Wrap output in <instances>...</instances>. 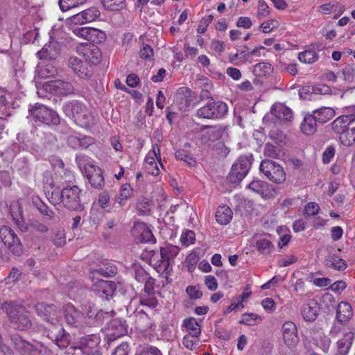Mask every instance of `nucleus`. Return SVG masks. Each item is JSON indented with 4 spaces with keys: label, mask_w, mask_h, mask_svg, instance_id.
Masks as SVG:
<instances>
[{
    "label": "nucleus",
    "mask_w": 355,
    "mask_h": 355,
    "mask_svg": "<svg viewBox=\"0 0 355 355\" xmlns=\"http://www.w3.org/2000/svg\"><path fill=\"white\" fill-rule=\"evenodd\" d=\"M207 129L201 136V141L203 143H207L209 141H214L219 139L223 135L225 128L222 125H202L200 128L201 131Z\"/></svg>",
    "instance_id": "4be33fe9"
},
{
    "label": "nucleus",
    "mask_w": 355,
    "mask_h": 355,
    "mask_svg": "<svg viewBox=\"0 0 355 355\" xmlns=\"http://www.w3.org/2000/svg\"><path fill=\"white\" fill-rule=\"evenodd\" d=\"M62 110L66 116L73 119L76 123L82 127L89 125L90 116L83 103L78 101H68L63 105Z\"/></svg>",
    "instance_id": "f03ea898"
},
{
    "label": "nucleus",
    "mask_w": 355,
    "mask_h": 355,
    "mask_svg": "<svg viewBox=\"0 0 355 355\" xmlns=\"http://www.w3.org/2000/svg\"><path fill=\"white\" fill-rule=\"evenodd\" d=\"M0 238L5 246L15 255L20 256L23 253V245L17 234L8 226L0 229Z\"/></svg>",
    "instance_id": "f8f14e48"
},
{
    "label": "nucleus",
    "mask_w": 355,
    "mask_h": 355,
    "mask_svg": "<svg viewBox=\"0 0 355 355\" xmlns=\"http://www.w3.org/2000/svg\"><path fill=\"white\" fill-rule=\"evenodd\" d=\"M195 233L191 230H187L183 232L181 236V242L183 245L187 246L193 243L195 240Z\"/></svg>",
    "instance_id": "0e129e2a"
},
{
    "label": "nucleus",
    "mask_w": 355,
    "mask_h": 355,
    "mask_svg": "<svg viewBox=\"0 0 355 355\" xmlns=\"http://www.w3.org/2000/svg\"><path fill=\"white\" fill-rule=\"evenodd\" d=\"M81 191L76 185L67 186L58 193V198L61 199L64 207L76 211H83L85 206L80 198Z\"/></svg>",
    "instance_id": "7ed1b4c3"
},
{
    "label": "nucleus",
    "mask_w": 355,
    "mask_h": 355,
    "mask_svg": "<svg viewBox=\"0 0 355 355\" xmlns=\"http://www.w3.org/2000/svg\"><path fill=\"white\" fill-rule=\"evenodd\" d=\"M98 311V310L96 308L95 304L90 302H87L82 305V313H83V315H85V317L87 319V322L89 325L93 326Z\"/></svg>",
    "instance_id": "f704fd0d"
},
{
    "label": "nucleus",
    "mask_w": 355,
    "mask_h": 355,
    "mask_svg": "<svg viewBox=\"0 0 355 355\" xmlns=\"http://www.w3.org/2000/svg\"><path fill=\"white\" fill-rule=\"evenodd\" d=\"M44 334L60 349L67 348L71 343V335L60 322L53 326L45 327Z\"/></svg>",
    "instance_id": "9b49d317"
},
{
    "label": "nucleus",
    "mask_w": 355,
    "mask_h": 355,
    "mask_svg": "<svg viewBox=\"0 0 355 355\" xmlns=\"http://www.w3.org/2000/svg\"><path fill=\"white\" fill-rule=\"evenodd\" d=\"M140 241L141 243H155L156 242V239L153 234L152 231L146 227L144 230L141 234Z\"/></svg>",
    "instance_id": "e2e57ef3"
},
{
    "label": "nucleus",
    "mask_w": 355,
    "mask_h": 355,
    "mask_svg": "<svg viewBox=\"0 0 355 355\" xmlns=\"http://www.w3.org/2000/svg\"><path fill=\"white\" fill-rule=\"evenodd\" d=\"M100 343L99 335L93 334L80 338L76 345L71 348L80 351L82 355H102L99 347Z\"/></svg>",
    "instance_id": "1a4fd4ad"
},
{
    "label": "nucleus",
    "mask_w": 355,
    "mask_h": 355,
    "mask_svg": "<svg viewBox=\"0 0 355 355\" xmlns=\"http://www.w3.org/2000/svg\"><path fill=\"white\" fill-rule=\"evenodd\" d=\"M140 57L142 59L150 60L154 55L153 48L148 44H143L140 49Z\"/></svg>",
    "instance_id": "774afa93"
},
{
    "label": "nucleus",
    "mask_w": 355,
    "mask_h": 355,
    "mask_svg": "<svg viewBox=\"0 0 355 355\" xmlns=\"http://www.w3.org/2000/svg\"><path fill=\"white\" fill-rule=\"evenodd\" d=\"M85 18V21H94L99 15L100 12L95 8H89L81 12Z\"/></svg>",
    "instance_id": "bf43d9fd"
},
{
    "label": "nucleus",
    "mask_w": 355,
    "mask_h": 355,
    "mask_svg": "<svg viewBox=\"0 0 355 355\" xmlns=\"http://www.w3.org/2000/svg\"><path fill=\"white\" fill-rule=\"evenodd\" d=\"M184 326L187 328V329L191 331L189 335H191V336L198 338L200 336L201 330L199 328V324L195 318H190L189 319H185L184 320Z\"/></svg>",
    "instance_id": "a18cd8bd"
},
{
    "label": "nucleus",
    "mask_w": 355,
    "mask_h": 355,
    "mask_svg": "<svg viewBox=\"0 0 355 355\" xmlns=\"http://www.w3.org/2000/svg\"><path fill=\"white\" fill-rule=\"evenodd\" d=\"M151 201L146 198H141L137 203V209L139 215H149L150 213Z\"/></svg>",
    "instance_id": "09e8293b"
},
{
    "label": "nucleus",
    "mask_w": 355,
    "mask_h": 355,
    "mask_svg": "<svg viewBox=\"0 0 355 355\" xmlns=\"http://www.w3.org/2000/svg\"><path fill=\"white\" fill-rule=\"evenodd\" d=\"M318 310L317 303L311 300L302 306V315L306 321L313 322L318 317Z\"/></svg>",
    "instance_id": "cd10ccee"
},
{
    "label": "nucleus",
    "mask_w": 355,
    "mask_h": 355,
    "mask_svg": "<svg viewBox=\"0 0 355 355\" xmlns=\"http://www.w3.org/2000/svg\"><path fill=\"white\" fill-rule=\"evenodd\" d=\"M254 156L252 153L241 155L236 162L232 166L228 174V180L234 184H239L248 175L252 162Z\"/></svg>",
    "instance_id": "20e7f679"
},
{
    "label": "nucleus",
    "mask_w": 355,
    "mask_h": 355,
    "mask_svg": "<svg viewBox=\"0 0 355 355\" xmlns=\"http://www.w3.org/2000/svg\"><path fill=\"white\" fill-rule=\"evenodd\" d=\"M298 59L302 62L311 64L318 60V55L313 50H306L299 53Z\"/></svg>",
    "instance_id": "49530a36"
},
{
    "label": "nucleus",
    "mask_w": 355,
    "mask_h": 355,
    "mask_svg": "<svg viewBox=\"0 0 355 355\" xmlns=\"http://www.w3.org/2000/svg\"><path fill=\"white\" fill-rule=\"evenodd\" d=\"M313 114L315 116L318 124H324L330 121L335 116V111L329 107H322L315 110Z\"/></svg>",
    "instance_id": "c85d7f7f"
},
{
    "label": "nucleus",
    "mask_w": 355,
    "mask_h": 355,
    "mask_svg": "<svg viewBox=\"0 0 355 355\" xmlns=\"http://www.w3.org/2000/svg\"><path fill=\"white\" fill-rule=\"evenodd\" d=\"M232 214L233 212L229 207H220L216 212V221L221 225H227L231 221Z\"/></svg>",
    "instance_id": "2f4dec72"
},
{
    "label": "nucleus",
    "mask_w": 355,
    "mask_h": 355,
    "mask_svg": "<svg viewBox=\"0 0 355 355\" xmlns=\"http://www.w3.org/2000/svg\"><path fill=\"white\" fill-rule=\"evenodd\" d=\"M262 320L261 317L253 313H245L242 315V318L239 321V324L248 326L255 325Z\"/></svg>",
    "instance_id": "a19ab883"
},
{
    "label": "nucleus",
    "mask_w": 355,
    "mask_h": 355,
    "mask_svg": "<svg viewBox=\"0 0 355 355\" xmlns=\"http://www.w3.org/2000/svg\"><path fill=\"white\" fill-rule=\"evenodd\" d=\"M318 124L315 116L313 113L307 114L301 123L300 128L304 135H312L316 132Z\"/></svg>",
    "instance_id": "bb28decb"
},
{
    "label": "nucleus",
    "mask_w": 355,
    "mask_h": 355,
    "mask_svg": "<svg viewBox=\"0 0 355 355\" xmlns=\"http://www.w3.org/2000/svg\"><path fill=\"white\" fill-rule=\"evenodd\" d=\"M325 261L328 267L337 270L343 271L347 268L346 261L334 254H329Z\"/></svg>",
    "instance_id": "473e14b6"
},
{
    "label": "nucleus",
    "mask_w": 355,
    "mask_h": 355,
    "mask_svg": "<svg viewBox=\"0 0 355 355\" xmlns=\"http://www.w3.org/2000/svg\"><path fill=\"white\" fill-rule=\"evenodd\" d=\"M175 157L177 159L185 162L189 166L194 165L196 163L193 157L184 149L178 150L175 152Z\"/></svg>",
    "instance_id": "3c124183"
},
{
    "label": "nucleus",
    "mask_w": 355,
    "mask_h": 355,
    "mask_svg": "<svg viewBox=\"0 0 355 355\" xmlns=\"http://www.w3.org/2000/svg\"><path fill=\"white\" fill-rule=\"evenodd\" d=\"M135 328L141 331H146L150 329L151 323L150 318L144 311H140L135 315Z\"/></svg>",
    "instance_id": "72a5a7b5"
},
{
    "label": "nucleus",
    "mask_w": 355,
    "mask_h": 355,
    "mask_svg": "<svg viewBox=\"0 0 355 355\" xmlns=\"http://www.w3.org/2000/svg\"><path fill=\"white\" fill-rule=\"evenodd\" d=\"M213 18L214 17L212 15H209L202 17L197 28L198 33L200 34L204 33L207 31L209 24L213 20Z\"/></svg>",
    "instance_id": "052dcab7"
},
{
    "label": "nucleus",
    "mask_w": 355,
    "mask_h": 355,
    "mask_svg": "<svg viewBox=\"0 0 355 355\" xmlns=\"http://www.w3.org/2000/svg\"><path fill=\"white\" fill-rule=\"evenodd\" d=\"M179 248L173 245H167L160 248L161 259L170 260L174 259L178 254Z\"/></svg>",
    "instance_id": "37998d69"
},
{
    "label": "nucleus",
    "mask_w": 355,
    "mask_h": 355,
    "mask_svg": "<svg viewBox=\"0 0 355 355\" xmlns=\"http://www.w3.org/2000/svg\"><path fill=\"white\" fill-rule=\"evenodd\" d=\"M89 40L94 43H101L106 39V35L103 31L92 28Z\"/></svg>",
    "instance_id": "5fc2aeb1"
},
{
    "label": "nucleus",
    "mask_w": 355,
    "mask_h": 355,
    "mask_svg": "<svg viewBox=\"0 0 355 355\" xmlns=\"http://www.w3.org/2000/svg\"><path fill=\"white\" fill-rule=\"evenodd\" d=\"M259 169L270 181L276 184L283 183L286 180V175L284 168L272 160H262Z\"/></svg>",
    "instance_id": "9d476101"
},
{
    "label": "nucleus",
    "mask_w": 355,
    "mask_h": 355,
    "mask_svg": "<svg viewBox=\"0 0 355 355\" xmlns=\"http://www.w3.org/2000/svg\"><path fill=\"white\" fill-rule=\"evenodd\" d=\"M43 88L47 92L55 93L62 96L78 94L76 89L70 82L60 79L49 80L44 83Z\"/></svg>",
    "instance_id": "4468645a"
},
{
    "label": "nucleus",
    "mask_w": 355,
    "mask_h": 355,
    "mask_svg": "<svg viewBox=\"0 0 355 355\" xmlns=\"http://www.w3.org/2000/svg\"><path fill=\"white\" fill-rule=\"evenodd\" d=\"M101 4L105 10L119 11L125 7V0H101Z\"/></svg>",
    "instance_id": "c03bdc74"
},
{
    "label": "nucleus",
    "mask_w": 355,
    "mask_h": 355,
    "mask_svg": "<svg viewBox=\"0 0 355 355\" xmlns=\"http://www.w3.org/2000/svg\"><path fill=\"white\" fill-rule=\"evenodd\" d=\"M64 318L68 325L72 327H79L82 324L83 313L71 303L63 306Z\"/></svg>",
    "instance_id": "a211bd4d"
},
{
    "label": "nucleus",
    "mask_w": 355,
    "mask_h": 355,
    "mask_svg": "<svg viewBox=\"0 0 355 355\" xmlns=\"http://www.w3.org/2000/svg\"><path fill=\"white\" fill-rule=\"evenodd\" d=\"M257 250L263 254L268 255L271 253V250L274 248V245L271 241L266 239H260L256 242Z\"/></svg>",
    "instance_id": "de8ad7c7"
},
{
    "label": "nucleus",
    "mask_w": 355,
    "mask_h": 355,
    "mask_svg": "<svg viewBox=\"0 0 355 355\" xmlns=\"http://www.w3.org/2000/svg\"><path fill=\"white\" fill-rule=\"evenodd\" d=\"M170 265V260L160 259L155 263V268L158 272L168 274Z\"/></svg>",
    "instance_id": "4d7b16f0"
},
{
    "label": "nucleus",
    "mask_w": 355,
    "mask_h": 355,
    "mask_svg": "<svg viewBox=\"0 0 355 355\" xmlns=\"http://www.w3.org/2000/svg\"><path fill=\"white\" fill-rule=\"evenodd\" d=\"M11 345L21 355H46V349L40 344L33 345L17 334L10 336Z\"/></svg>",
    "instance_id": "6e6552de"
},
{
    "label": "nucleus",
    "mask_w": 355,
    "mask_h": 355,
    "mask_svg": "<svg viewBox=\"0 0 355 355\" xmlns=\"http://www.w3.org/2000/svg\"><path fill=\"white\" fill-rule=\"evenodd\" d=\"M128 334V324L126 321L122 318H114L110 320L106 335L108 348L112 342L119 338L124 336Z\"/></svg>",
    "instance_id": "2eb2a0df"
},
{
    "label": "nucleus",
    "mask_w": 355,
    "mask_h": 355,
    "mask_svg": "<svg viewBox=\"0 0 355 355\" xmlns=\"http://www.w3.org/2000/svg\"><path fill=\"white\" fill-rule=\"evenodd\" d=\"M28 112L35 122L47 125H57L60 123V118L58 113L43 104L35 103L30 107Z\"/></svg>",
    "instance_id": "39448f33"
},
{
    "label": "nucleus",
    "mask_w": 355,
    "mask_h": 355,
    "mask_svg": "<svg viewBox=\"0 0 355 355\" xmlns=\"http://www.w3.org/2000/svg\"><path fill=\"white\" fill-rule=\"evenodd\" d=\"M345 81L352 83L355 81V64H348L342 71Z\"/></svg>",
    "instance_id": "603ef678"
},
{
    "label": "nucleus",
    "mask_w": 355,
    "mask_h": 355,
    "mask_svg": "<svg viewBox=\"0 0 355 355\" xmlns=\"http://www.w3.org/2000/svg\"><path fill=\"white\" fill-rule=\"evenodd\" d=\"M32 203L34 207L43 216H46L49 219H52L54 217L55 214L53 211L50 209L39 197H33Z\"/></svg>",
    "instance_id": "e433bc0d"
},
{
    "label": "nucleus",
    "mask_w": 355,
    "mask_h": 355,
    "mask_svg": "<svg viewBox=\"0 0 355 355\" xmlns=\"http://www.w3.org/2000/svg\"><path fill=\"white\" fill-rule=\"evenodd\" d=\"M60 53V44L58 42H51L37 53L39 59L55 60Z\"/></svg>",
    "instance_id": "5701e85b"
},
{
    "label": "nucleus",
    "mask_w": 355,
    "mask_h": 355,
    "mask_svg": "<svg viewBox=\"0 0 355 355\" xmlns=\"http://www.w3.org/2000/svg\"><path fill=\"white\" fill-rule=\"evenodd\" d=\"M354 338V334L352 331L345 333L337 342V351L348 354Z\"/></svg>",
    "instance_id": "7c9ffc66"
},
{
    "label": "nucleus",
    "mask_w": 355,
    "mask_h": 355,
    "mask_svg": "<svg viewBox=\"0 0 355 355\" xmlns=\"http://www.w3.org/2000/svg\"><path fill=\"white\" fill-rule=\"evenodd\" d=\"M270 112L276 118L280 120L291 121L293 118V113L290 108L283 105H273Z\"/></svg>",
    "instance_id": "c756f323"
},
{
    "label": "nucleus",
    "mask_w": 355,
    "mask_h": 355,
    "mask_svg": "<svg viewBox=\"0 0 355 355\" xmlns=\"http://www.w3.org/2000/svg\"><path fill=\"white\" fill-rule=\"evenodd\" d=\"M149 274L141 266L136 267L135 269V278L139 282H144Z\"/></svg>",
    "instance_id": "338daca9"
},
{
    "label": "nucleus",
    "mask_w": 355,
    "mask_h": 355,
    "mask_svg": "<svg viewBox=\"0 0 355 355\" xmlns=\"http://www.w3.org/2000/svg\"><path fill=\"white\" fill-rule=\"evenodd\" d=\"M9 212L15 224L21 232L28 230V225L24 218L23 211L19 201H12L9 207Z\"/></svg>",
    "instance_id": "aec40b11"
},
{
    "label": "nucleus",
    "mask_w": 355,
    "mask_h": 355,
    "mask_svg": "<svg viewBox=\"0 0 355 355\" xmlns=\"http://www.w3.org/2000/svg\"><path fill=\"white\" fill-rule=\"evenodd\" d=\"M248 187L263 198L268 196L270 192L268 184L261 180H253L249 184Z\"/></svg>",
    "instance_id": "c9c22d12"
},
{
    "label": "nucleus",
    "mask_w": 355,
    "mask_h": 355,
    "mask_svg": "<svg viewBox=\"0 0 355 355\" xmlns=\"http://www.w3.org/2000/svg\"><path fill=\"white\" fill-rule=\"evenodd\" d=\"M186 293L191 300L200 299L202 296V292L196 288L194 286H189L186 288Z\"/></svg>",
    "instance_id": "69168bd1"
},
{
    "label": "nucleus",
    "mask_w": 355,
    "mask_h": 355,
    "mask_svg": "<svg viewBox=\"0 0 355 355\" xmlns=\"http://www.w3.org/2000/svg\"><path fill=\"white\" fill-rule=\"evenodd\" d=\"M97 272L106 277H113L117 273V268L113 263L107 261L102 263Z\"/></svg>",
    "instance_id": "58836bf2"
},
{
    "label": "nucleus",
    "mask_w": 355,
    "mask_h": 355,
    "mask_svg": "<svg viewBox=\"0 0 355 355\" xmlns=\"http://www.w3.org/2000/svg\"><path fill=\"white\" fill-rule=\"evenodd\" d=\"M269 137L278 145L284 144L286 141V135L279 130H270L269 132Z\"/></svg>",
    "instance_id": "864d4df0"
},
{
    "label": "nucleus",
    "mask_w": 355,
    "mask_h": 355,
    "mask_svg": "<svg viewBox=\"0 0 355 355\" xmlns=\"http://www.w3.org/2000/svg\"><path fill=\"white\" fill-rule=\"evenodd\" d=\"M264 155L271 158H277L280 155V149L272 144L267 143L264 147Z\"/></svg>",
    "instance_id": "6e6d98bb"
},
{
    "label": "nucleus",
    "mask_w": 355,
    "mask_h": 355,
    "mask_svg": "<svg viewBox=\"0 0 355 355\" xmlns=\"http://www.w3.org/2000/svg\"><path fill=\"white\" fill-rule=\"evenodd\" d=\"M6 313L14 329L25 331L31 327L32 322L28 315L25 313L23 306L16 305L12 302L10 307L6 309Z\"/></svg>",
    "instance_id": "423d86ee"
},
{
    "label": "nucleus",
    "mask_w": 355,
    "mask_h": 355,
    "mask_svg": "<svg viewBox=\"0 0 355 355\" xmlns=\"http://www.w3.org/2000/svg\"><path fill=\"white\" fill-rule=\"evenodd\" d=\"M85 2V0H60L59 6L62 11H67Z\"/></svg>",
    "instance_id": "8fccbe9b"
},
{
    "label": "nucleus",
    "mask_w": 355,
    "mask_h": 355,
    "mask_svg": "<svg viewBox=\"0 0 355 355\" xmlns=\"http://www.w3.org/2000/svg\"><path fill=\"white\" fill-rule=\"evenodd\" d=\"M85 157L77 155L76 162L85 176L87 178L92 187L101 189L105 184V178L102 169L94 164L84 163Z\"/></svg>",
    "instance_id": "f257e3e1"
},
{
    "label": "nucleus",
    "mask_w": 355,
    "mask_h": 355,
    "mask_svg": "<svg viewBox=\"0 0 355 355\" xmlns=\"http://www.w3.org/2000/svg\"><path fill=\"white\" fill-rule=\"evenodd\" d=\"M273 72V67L270 63L259 62L254 66L253 73L256 77H267Z\"/></svg>",
    "instance_id": "4c0bfd02"
},
{
    "label": "nucleus",
    "mask_w": 355,
    "mask_h": 355,
    "mask_svg": "<svg viewBox=\"0 0 355 355\" xmlns=\"http://www.w3.org/2000/svg\"><path fill=\"white\" fill-rule=\"evenodd\" d=\"M56 71L55 67L52 64L38 66L36 70L38 77L41 78H47L53 76Z\"/></svg>",
    "instance_id": "79ce46f5"
},
{
    "label": "nucleus",
    "mask_w": 355,
    "mask_h": 355,
    "mask_svg": "<svg viewBox=\"0 0 355 355\" xmlns=\"http://www.w3.org/2000/svg\"><path fill=\"white\" fill-rule=\"evenodd\" d=\"M278 25V21L276 19H272L263 22L260 25V28H262L263 33H270L273 29L277 28Z\"/></svg>",
    "instance_id": "680f3d73"
},
{
    "label": "nucleus",
    "mask_w": 355,
    "mask_h": 355,
    "mask_svg": "<svg viewBox=\"0 0 355 355\" xmlns=\"http://www.w3.org/2000/svg\"><path fill=\"white\" fill-rule=\"evenodd\" d=\"M285 344L289 347H295L299 341L296 325L291 321L286 322L282 327Z\"/></svg>",
    "instance_id": "6ab92c4d"
},
{
    "label": "nucleus",
    "mask_w": 355,
    "mask_h": 355,
    "mask_svg": "<svg viewBox=\"0 0 355 355\" xmlns=\"http://www.w3.org/2000/svg\"><path fill=\"white\" fill-rule=\"evenodd\" d=\"M227 112L228 107L225 103L211 99L197 110L196 116L207 119H220L224 117Z\"/></svg>",
    "instance_id": "0eeeda50"
},
{
    "label": "nucleus",
    "mask_w": 355,
    "mask_h": 355,
    "mask_svg": "<svg viewBox=\"0 0 355 355\" xmlns=\"http://www.w3.org/2000/svg\"><path fill=\"white\" fill-rule=\"evenodd\" d=\"M198 102L196 93L187 87L179 88L174 96V105L181 111L189 110Z\"/></svg>",
    "instance_id": "ddd939ff"
},
{
    "label": "nucleus",
    "mask_w": 355,
    "mask_h": 355,
    "mask_svg": "<svg viewBox=\"0 0 355 355\" xmlns=\"http://www.w3.org/2000/svg\"><path fill=\"white\" fill-rule=\"evenodd\" d=\"M270 14V10L265 0H259L258 3L257 17L259 19L268 16Z\"/></svg>",
    "instance_id": "13d9d810"
},
{
    "label": "nucleus",
    "mask_w": 355,
    "mask_h": 355,
    "mask_svg": "<svg viewBox=\"0 0 355 355\" xmlns=\"http://www.w3.org/2000/svg\"><path fill=\"white\" fill-rule=\"evenodd\" d=\"M37 314L47 322V326H53L60 322L58 318V308L53 304L38 303L35 306Z\"/></svg>",
    "instance_id": "dca6fc26"
},
{
    "label": "nucleus",
    "mask_w": 355,
    "mask_h": 355,
    "mask_svg": "<svg viewBox=\"0 0 355 355\" xmlns=\"http://www.w3.org/2000/svg\"><path fill=\"white\" fill-rule=\"evenodd\" d=\"M69 66L81 78L89 79L92 76V70L87 67V64L77 57L69 59Z\"/></svg>",
    "instance_id": "412c9836"
},
{
    "label": "nucleus",
    "mask_w": 355,
    "mask_h": 355,
    "mask_svg": "<svg viewBox=\"0 0 355 355\" xmlns=\"http://www.w3.org/2000/svg\"><path fill=\"white\" fill-rule=\"evenodd\" d=\"M115 311L114 310L105 311L102 309L98 311V313L96 315V320L93 324V326L98 327L103 324L105 322H107L112 318Z\"/></svg>",
    "instance_id": "ea45409f"
},
{
    "label": "nucleus",
    "mask_w": 355,
    "mask_h": 355,
    "mask_svg": "<svg viewBox=\"0 0 355 355\" xmlns=\"http://www.w3.org/2000/svg\"><path fill=\"white\" fill-rule=\"evenodd\" d=\"M353 315V310L351 305L347 302H341L338 304L336 310V318L340 323L348 322Z\"/></svg>",
    "instance_id": "a878e982"
},
{
    "label": "nucleus",
    "mask_w": 355,
    "mask_h": 355,
    "mask_svg": "<svg viewBox=\"0 0 355 355\" xmlns=\"http://www.w3.org/2000/svg\"><path fill=\"white\" fill-rule=\"evenodd\" d=\"M116 284L114 282L99 279L92 286V291L103 300H109L114 295Z\"/></svg>",
    "instance_id": "f3484780"
},
{
    "label": "nucleus",
    "mask_w": 355,
    "mask_h": 355,
    "mask_svg": "<svg viewBox=\"0 0 355 355\" xmlns=\"http://www.w3.org/2000/svg\"><path fill=\"white\" fill-rule=\"evenodd\" d=\"M355 121V115H343L338 117L331 124L332 130L340 134L345 133L347 131L349 125Z\"/></svg>",
    "instance_id": "b1692460"
},
{
    "label": "nucleus",
    "mask_w": 355,
    "mask_h": 355,
    "mask_svg": "<svg viewBox=\"0 0 355 355\" xmlns=\"http://www.w3.org/2000/svg\"><path fill=\"white\" fill-rule=\"evenodd\" d=\"M85 51L84 56L86 62L92 65H97L101 62L102 53L97 46L90 44Z\"/></svg>",
    "instance_id": "393cba45"
}]
</instances>
